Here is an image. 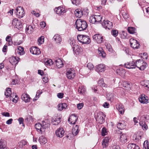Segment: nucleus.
Wrapping results in <instances>:
<instances>
[{"label": "nucleus", "mask_w": 149, "mask_h": 149, "mask_svg": "<svg viewBox=\"0 0 149 149\" xmlns=\"http://www.w3.org/2000/svg\"><path fill=\"white\" fill-rule=\"evenodd\" d=\"M75 25L76 28L79 31L85 30L88 26L86 22L81 19H77L76 20Z\"/></svg>", "instance_id": "1"}, {"label": "nucleus", "mask_w": 149, "mask_h": 149, "mask_svg": "<svg viewBox=\"0 0 149 149\" xmlns=\"http://www.w3.org/2000/svg\"><path fill=\"white\" fill-rule=\"evenodd\" d=\"M134 62L135 68L137 67L141 70H143L147 65V64L146 62H144L142 59L137 60Z\"/></svg>", "instance_id": "2"}, {"label": "nucleus", "mask_w": 149, "mask_h": 149, "mask_svg": "<svg viewBox=\"0 0 149 149\" xmlns=\"http://www.w3.org/2000/svg\"><path fill=\"white\" fill-rule=\"evenodd\" d=\"M102 16L101 15H93L90 17V22L92 24L100 23L102 19Z\"/></svg>", "instance_id": "3"}, {"label": "nucleus", "mask_w": 149, "mask_h": 149, "mask_svg": "<svg viewBox=\"0 0 149 149\" xmlns=\"http://www.w3.org/2000/svg\"><path fill=\"white\" fill-rule=\"evenodd\" d=\"M15 13L17 17L19 18L23 17L25 14L24 9L21 6H19L16 8L15 10Z\"/></svg>", "instance_id": "4"}, {"label": "nucleus", "mask_w": 149, "mask_h": 149, "mask_svg": "<svg viewBox=\"0 0 149 149\" xmlns=\"http://www.w3.org/2000/svg\"><path fill=\"white\" fill-rule=\"evenodd\" d=\"M105 115L102 112H99L97 114L96 120L98 123L100 124H102L105 122V119L104 117H105Z\"/></svg>", "instance_id": "5"}, {"label": "nucleus", "mask_w": 149, "mask_h": 149, "mask_svg": "<svg viewBox=\"0 0 149 149\" xmlns=\"http://www.w3.org/2000/svg\"><path fill=\"white\" fill-rule=\"evenodd\" d=\"M102 26L106 29L109 30L113 27V23L112 22L104 20L102 23Z\"/></svg>", "instance_id": "6"}, {"label": "nucleus", "mask_w": 149, "mask_h": 149, "mask_svg": "<svg viewBox=\"0 0 149 149\" xmlns=\"http://www.w3.org/2000/svg\"><path fill=\"white\" fill-rule=\"evenodd\" d=\"M130 45L133 49H138L140 45L139 42L134 38H131L130 40Z\"/></svg>", "instance_id": "7"}, {"label": "nucleus", "mask_w": 149, "mask_h": 149, "mask_svg": "<svg viewBox=\"0 0 149 149\" xmlns=\"http://www.w3.org/2000/svg\"><path fill=\"white\" fill-rule=\"evenodd\" d=\"M75 75V71L72 68L69 69L66 72L67 77L69 79H71L74 78Z\"/></svg>", "instance_id": "8"}, {"label": "nucleus", "mask_w": 149, "mask_h": 149, "mask_svg": "<svg viewBox=\"0 0 149 149\" xmlns=\"http://www.w3.org/2000/svg\"><path fill=\"white\" fill-rule=\"evenodd\" d=\"M70 45L72 47L74 52L77 54L81 51V47L77 45L74 44L72 42L70 43Z\"/></svg>", "instance_id": "9"}, {"label": "nucleus", "mask_w": 149, "mask_h": 149, "mask_svg": "<svg viewBox=\"0 0 149 149\" xmlns=\"http://www.w3.org/2000/svg\"><path fill=\"white\" fill-rule=\"evenodd\" d=\"M5 95L7 97H10V98H13L14 96H15V98H16L17 99V96L16 95L15 93H13V94H11L10 88H8L7 89L6 91L5 92Z\"/></svg>", "instance_id": "10"}, {"label": "nucleus", "mask_w": 149, "mask_h": 149, "mask_svg": "<svg viewBox=\"0 0 149 149\" xmlns=\"http://www.w3.org/2000/svg\"><path fill=\"white\" fill-rule=\"evenodd\" d=\"M20 60V58L18 57L12 56L9 58L10 63L13 65L17 64Z\"/></svg>", "instance_id": "11"}, {"label": "nucleus", "mask_w": 149, "mask_h": 149, "mask_svg": "<svg viewBox=\"0 0 149 149\" xmlns=\"http://www.w3.org/2000/svg\"><path fill=\"white\" fill-rule=\"evenodd\" d=\"M93 38L98 43H101L103 42V37L99 34H96L93 36Z\"/></svg>", "instance_id": "12"}, {"label": "nucleus", "mask_w": 149, "mask_h": 149, "mask_svg": "<svg viewBox=\"0 0 149 149\" xmlns=\"http://www.w3.org/2000/svg\"><path fill=\"white\" fill-rule=\"evenodd\" d=\"M64 133V130L63 128H59L56 131L55 134L57 137L61 138L63 136Z\"/></svg>", "instance_id": "13"}, {"label": "nucleus", "mask_w": 149, "mask_h": 149, "mask_svg": "<svg viewBox=\"0 0 149 149\" xmlns=\"http://www.w3.org/2000/svg\"><path fill=\"white\" fill-rule=\"evenodd\" d=\"M77 119V117L75 114H74L71 115L70 117L68 119V121L69 123L70 122L71 124H75Z\"/></svg>", "instance_id": "14"}, {"label": "nucleus", "mask_w": 149, "mask_h": 149, "mask_svg": "<svg viewBox=\"0 0 149 149\" xmlns=\"http://www.w3.org/2000/svg\"><path fill=\"white\" fill-rule=\"evenodd\" d=\"M30 52L33 54L39 55L41 53L39 48L36 47H32L30 49Z\"/></svg>", "instance_id": "15"}, {"label": "nucleus", "mask_w": 149, "mask_h": 149, "mask_svg": "<svg viewBox=\"0 0 149 149\" xmlns=\"http://www.w3.org/2000/svg\"><path fill=\"white\" fill-rule=\"evenodd\" d=\"M105 70V65L103 64H99L95 67V70L98 72H102Z\"/></svg>", "instance_id": "16"}, {"label": "nucleus", "mask_w": 149, "mask_h": 149, "mask_svg": "<svg viewBox=\"0 0 149 149\" xmlns=\"http://www.w3.org/2000/svg\"><path fill=\"white\" fill-rule=\"evenodd\" d=\"M55 64L58 68H60L63 67V63L62 60L58 58L54 60Z\"/></svg>", "instance_id": "17"}, {"label": "nucleus", "mask_w": 149, "mask_h": 149, "mask_svg": "<svg viewBox=\"0 0 149 149\" xmlns=\"http://www.w3.org/2000/svg\"><path fill=\"white\" fill-rule=\"evenodd\" d=\"M120 141L122 144H124L128 141L127 136L125 134H123L120 136Z\"/></svg>", "instance_id": "18"}, {"label": "nucleus", "mask_w": 149, "mask_h": 149, "mask_svg": "<svg viewBox=\"0 0 149 149\" xmlns=\"http://www.w3.org/2000/svg\"><path fill=\"white\" fill-rule=\"evenodd\" d=\"M54 10L56 14L59 15L62 14L66 12V10L63 7L61 6L55 8Z\"/></svg>", "instance_id": "19"}, {"label": "nucleus", "mask_w": 149, "mask_h": 149, "mask_svg": "<svg viewBox=\"0 0 149 149\" xmlns=\"http://www.w3.org/2000/svg\"><path fill=\"white\" fill-rule=\"evenodd\" d=\"M125 67L128 69L135 68V62L133 61L132 62H127L124 65Z\"/></svg>", "instance_id": "20"}, {"label": "nucleus", "mask_w": 149, "mask_h": 149, "mask_svg": "<svg viewBox=\"0 0 149 149\" xmlns=\"http://www.w3.org/2000/svg\"><path fill=\"white\" fill-rule=\"evenodd\" d=\"M61 118L60 117L55 118H52V124L54 125H57L61 122Z\"/></svg>", "instance_id": "21"}, {"label": "nucleus", "mask_w": 149, "mask_h": 149, "mask_svg": "<svg viewBox=\"0 0 149 149\" xmlns=\"http://www.w3.org/2000/svg\"><path fill=\"white\" fill-rule=\"evenodd\" d=\"M21 98L22 100L25 102H29L31 99L29 95L26 93L23 94L22 95Z\"/></svg>", "instance_id": "22"}, {"label": "nucleus", "mask_w": 149, "mask_h": 149, "mask_svg": "<svg viewBox=\"0 0 149 149\" xmlns=\"http://www.w3.org/2000/svg\"><path fill=\"white\" fill-rule=\"evenodd\" d=\"M42 122L43 131H45V129L49 127L50 125V121L46 119L42 121Z\"/></svg>", "instance_id": "23"}, {"label": "nucleus", "mask_w": 149, "mask_h": 149, "mask_svg": "<svg viewBox=\"0 0 149 149\" xmlns=\"http://www.w3.org/2000/svg\"><path fill=\"white\" fill-rule=\"evenodd\" d=\"M116 107V108L118 110L120 114H123L124 113L125 111L124 107L122 104H117Z\"/></svg>", "instance_id": "24"}, {"label": "nucleus", "mask_w": 149, "mask_h": 149, "mask_svg": "<svg viewBox=\"0 0 149 149\" xmlns=\"http://www.w3.org/2000/svg\"><path fill=\"white\" fill-rule=\"evenodd\" d=\"M35 126L37 131L39 133L42 134L43 131L42 124L39 123H38L35 125Z\"/></svg>", "instance_id": "25"}, {"label": "nucleus", "mask_w": 149, "mask_h": 149, "mask_svg": "<svg viewBox=\"0 0 149 149\" xmlns=\"http://www.w3.org/2000/svg\"><path fill=\"white\" fill-rule=\"evenodd\" d=\"M109 141V138L108 137H106L103 139L102 141V145L103 148H106L108 145V143Z\"/></svg>", "instance_id": "26"}, {"label": "nucleus", "mask_w": 149, "mask_h": 149, "mask_svg": "<svg viewBox=\"0 0 149 149\" xmlns=\"http://www.w3.org/2000/svg\"><path fill=\"white\" fill-rule=\"evenodd\" d=\"M145 95H142L141 97L139 98V102L141 103H148V99L147 97H145Z\"/></svg>", "instance_id": "27"}, {"label": "nucleus", "mask_w": 149, "mask_h": 149, "mask_svg": "<svg viewBox=\"0 0 149 149\" xmlns=\"http://www.w3.org/2000/svg\"><path fill=\"white\" fill-rule=\"evenodd\" d=\"M72 132L73 135L76 136L79 132L78 126L77 125H75V127L72 129Z\"/></svg>", "instance_id": "28"}, {"label": "nucleus", "mask_w": 149, "mask_h": 149, "mask_svg": "<svg viewBox=\"0 0 149 149\" xmlns=\"http://www.w3.org/2000/svg\"><path fill=\"white\" fill-rule=\"evenodd\" d=\"M82 40V43L83 44H89L91 42L89 37L85 35Z\"/></svg>", "instance_id": "29"}, {"label": "nucleus", "mask_w": 149, "mask_h": 149, "mask_svg": "<svg viewBox=\"0 0 149 149\" xmlns=\"http://www.w3.org/2000/svg\"><path fill=\"white\" fill-rule=\"evenodd\" d=\"M116 72L121 77L124 76L126 73L125 70L122 68H120L116 70Z\"/></svg>", "instance_id": "30"}, {"label": "nucleus", "mask_w": 149, "mask_h": 149, "mask_svg": "<svg viewBox=\"0 0 149 149\" xmlns=\"http://www.w3.org/2000/svg\"><path fill=\"white\" fill-rule=\"evenodd\" d=\"M97 54L99 56L104 58L106 56V53L101 47H99L98 49Z\"/></svg>", "instance_id": "31"}, {"label": "nucleus", "mask_w": 149, "mask_h": 149, "mask_svg": "<svg viewBox=\"0 0 149 149\" xmlns=\"http://www.w3.org/2000/svg\"><path fill=\"white\" fill-rule=\"evenodd\" d=\"M33 30L32 26L30 25H27L26 26L25 32L28 34L31 33Z\"/></svg>", "instance_id": "32"}, {"label": "nucleus", "mask_w": 149, "mask_h": 149, "mask_svg": "<svg viewBox=\"0 0 149 149\" xmlns=\"http://www.w3.org/2000/svg\"><path fill=\"white\" fill-rule=\"evenodd\" d=\"M53 38L56 42L58 44H60L62 40L61 36L58 34H56L54 35Z\"/></svg>", "instance_id": "33"}, {"label": "nucleus", "mask_w": 149, "mask_h": 149, "mask_svg": "<svg viewBox=\"0 0 149 149\" xmlns=\"http://www.w3.org/2000/svg\"><path fill=\"white\" fill-rule=\"evenodd\" d=\"M74 13L76 17H77L80 18L82 16V14L81 9H77L74 11Z\"/></svg>", "instance_id": "34"}, {"label": "nucleus", "mask_w": 149, "mask_h": 149, "mask_svg": "<svg viewBox=\"0 0 149 149\" xmlns=\"http://www.w3.org/2000/svg\"><path fill=\"white\" fill-rule=\"evenodd\" d=\"M0 149H7L6 143L5 141L3 140H0Z\"/></svg>", "instance_id": "35"}, {"label": "nucleus", "mask_w": 149, "mask_h": 149, "mask_svg": "<svg viewBox=\"0 0 149 149\" xmlns=\"http://www.w3.org/2000/svg\"><path fill=\"white\" fill-rule=\"evenodd\" d=\"M127 30L128 32L130 34H133L136 33V29L134 27H128Z\"/></svg>", "instance_id": "36"}, {"label": "nucleus", "mask_w": 149, "mask_h": 149, "mask_svg": "<svg viewBox=\"0 0 149 149\" xmlns=\"http://www.w3.org/2000/svg\"><path fill=\"white\" fill-rule=\"evenodd\" d=\"M128 148L130 149H140L139 147L134 143H130L128 145Z\"/></svg>", "instance_id": "37"}, {"label": "nucleus", "mask_w": 149, "mask_h": 149, "mask_svg": "<svg viewBox=\"0 0 149 149\" xmlns=\"http://www.w3.org/2000/svg\"><path fill=\"white\" fill-rule=\"evenodd\" d=\"M27 142L25 140H22L18 143V146L19 148H22L23 146L27 144Z\"/></svg>", "instance_id": "38"}, {"label": "nucleus", "mask_w": 149, "mask_h": 149, "mask_svg": "<svg viewBox=\"0 0 149 149\" xmlns=\"http://www.w3.org/2000/svg\"><path fill=\"white\" fill-rule=\"evenodd\" d=\"M81 9L82 14V16H87L88 15L89 10L87 8H81Z\"/></svg>", "instance_id": "39"}, {"label": "nucleus", "mask_w": 149, "mask_h": 149, "mask_svg": "<svg viewBox=\"0 0 149 149\" xmlns=\"http://www.w3.org/2000/svg\"><path fill=\"white\" fill-rule=\"evenodd\" d=\"M120 37L123 39L128 38V36L127 35V33L126 31H122L121 33L120 34Z\"/></svg>", "instance_id": "40"}, {"label": "nucleus", "mask_w": 149, "mask_h": 149, "mask_svg": "<svg viewBox=\"0 0 149 149\" xmlns=\"http://www.w3.org/2000/svg\"><path fill=\"white\" fill-rule=\"evenodd\" d=\"M45 64L47 65H52L53 62L52 60L51 59H45L44 61Z\"/></svg>", "instance_id": "41"}, {"label": "nucleus", "mask_w": 149, "mask_h": 149, "mask_svg": "<svg viewBox=\"0 0 149 149\" xmlns=\"http://www.w3.org/2000/svg\"><path fill=\"white\" fill-rule=\"evenodd\" d=\"M117 128L120 130H123L125 128V125L124 123H119L117 125Z\"/></svg>", "instance_id": "42"}, {"label": "nucleus", "mask_w": 149, "mask_h": 149, "mask_svg": "<svg viewBox=\"0 0 149 149\" xmlns=\"http://www.w3.org/2000/svg\"><path fill=\"white\" fill-rule=\"evenodd\" d=\"M86 90V89L83 86H81L79 88L78 91L80 93L83 94L84 93H85Z\"/></svg>", "instance_id": "43"}, {"label": "nucleus", "mask_w": 149, "mask_h": 149, "mask_svg": "<svg viewBox=\"0 0 149 149\" xmlns=\"http://www.w3.org/2000/svg\"><path fill=\"white\" fill-rule=\"evenodd\" d=\"M121 12L123 17L125 20H127L129 17V14L127 13L124 11V10H122Z\"/></svg>", "instance_id": "44"}, {"label": "nucleus", "mask_w": 149, "mask_h": 149, "mask_svg": "<svg viewBox=\"0 0 149 149\" xmlns=\"http://www.w3.org/2000/svg\"><path fill=\"white\" fill-rule=\"evenodd\" d=\"M44 37L43 36H41L38 38V41L39 45H40L44 43Z\"/></svg>", "instance_id": "45"}, {"label": "nucleus", "mask_w": 149, "mask_h": 149, "mask_svg": "<svg viewBox=\"0 0 149 149\" xmlns=\"http://www.w3.org/2000/svg\"><path fill=\"white\" fill-rule=\"evenodd\" d=\"M141 84L142 85L148 88L149 86V81L144 80L142 81L141 82Z\"/></svg>", "instance_id": "46"}, {"label": "nucleus", "mask_w": 149, "mask_h": 149, "mask_svg": "<svg viewBox=\"0 0 149 149\" xmlns=\"http://www.w3.org/2000/svg\"><path fill=\"white\" fill-rule=\"evenodd\" d=\"M15 27L18 29H20L22 27V23L20 20H18L17 23V25H16Z\"/></svg>", "instance_id": "47"}, {"label": "nucleus", "mask_w": 149, "mask_h": 149, "mask_svg": "<svg viewBox=\"0 0 149 149\" xmlns=\"http://www.w3.org/2000/svg\"><path fill=\"white\" fill-rule=\"evenodd\" d=\"M108 100L110 101H112L113 100L114 98L113 94L112 93L108 94L107 95Z\"/></svg>", "instance_id": "48"}, {"label": "nucleus", "mask_w": 149, "mask_h": 149, "mask_svg": "<svg viewBox=\"0 0 149 149\" xmlns=\"http://www.w3.org/2000/svg\"><path fill=\"white\" fill-rule=\"evenodd\" d=\"M98 84L99 86L104 87L106 86V85L104 83L103 79L102 78H101L98 81Z\"/></svg>", "instance_id": "49"}, {"label": "nucleus", "mask_w": 149, "mask_h": 149, "mask_svg": "<svg viewBox=\"0 0 149 149\" xmlns=\"http://www.w3.org/2000/svg\"><path fill=\"white\" fill-rule=\"evenodd\" d=\"M143 146L145 149H149V142L147 141H145L143 144Z\"/></svg>", "instance_id": "50"}, {"label": "nucleus", "mask_w": 149, "mask_h": 149, "mask_svg": "<svg viewBox=\"0 0 149 149\" xmlns=\"http://www.w3.org/2000/svg\"><path fill=\"white\" fill-rule=\"evenodd\" d=\"M84 35H78L77 36V38L78 41L82 43L83 40H82L83 39V37H84Z\"/></svg>", "instance_id": "51"}, {"label": "nucleus", "mask_w": 149, "mask_h": 149, "mask_svg": "<svg viewBox=\"0 0 149 149\" xmlns=\"http://www.w3.org/2000/svg\"><path fill=\"white\" fill-rule=\"evenodd\" d=\"M18 49L20 51L19 52L20 55H23L24 53V48L21 46H19L18 47Z\"/></svg>", "instance_id": "52"}, {"label": "nucleus", "mask_w": 149, "mask_h": 149, "mask_svg": "<svg viewBox=\"0 0 149 149\" xmlns=\"http://www.w3.org/2000/svg\"><path fill=\"white\" fill-rule=\"evenodd\" d=\"M139 124L142 127L143 129L146 130L147 129L148 127L146 125H145V123H143L142 122L140 121Z\"/></svg>", "instance_id": "53"}, {"label": "nucleus", "mask_w": 149, "mask_h": 149, "mask_svg": "<svg viewBox=\"0 0 149 149\" xmlns=\"http://www.w3.org/2000/svg\"><path fill=\"white\" fill-rule=\"evenodd\" d=\"M102 135L103 136H105L107 134V129L105 127H103L102 130Z\"/></svg>", "instance_id": "54"}, {"label": "nucleus", "mask_w": 149, "mask_h": 149, "mask_svg": "<svg viewBox=\"0 0 149 149\" xmlns=\"http://www.w3.org/2000/svg\"><path fill=\"white\" fill-rule=\"evenodd\" d=\"M133 139L136 141L138 140L141 139V136L140 135H137L136 134H134L133 136Z\"/></svg>", "instance_id": "55"}, {"label": "nucleus", "mask_w": 149, "mask_h": 149, "mask_svg": "<svg viewBox=\"0 0 149 149\" xmlns=\"http://www.w3.org/2000/svg\"><path fill=\"white\" fill-rule=\"evenodd\" d=\"M40 141L43 144H44L47 142V140L46 138L43 137L40 139Z\"/></svg>", "instance_id": "56"}, {"label": "nucleus", "mask_w": 149, "mask_h": 149, "mask_svg": "<svg viewBox=\"0 0 149 149\" xmlns=\"http://www.w3.org/2000/svg\"><path fill=\"white\" fill-rule=\"evenodd\" d=\"M111 33L112 35L116 37L118 35V31L117 30H112L111 31Z\"/></svg>", "instance_id": "57"}, {"label": "nucleus", "mask_w": 149, "mask_h": 149, "mask_svg": "<svg viewBox=\"0 0 149 149\" xmlns=\"http://www.w3.org/2000/svg\"><path fill=\"white\" fill-rule=\"evenodd\" d=\"M87 67L89 70L92 69L94 67V65L91 63H88L87 64Z\"/></svg>", "instance_id": "58"}, {"label": "nucleus", "mask_w": 149, "mask_h": 149, "mask_svg": "<svg viewBox=\"0 0 149 149\" xmlns=\"http://www.w3.org/2000/svg\"><path fill=\"white\" fill-rule=\"evenodd\" d=\"M18 20L16 18L14 19L12 21V24L15 27L17 25V23Z\"/></svg>", "instance_id": "59"}, {"label": "nucleus", "mask_w": 149, "mask_h": 149, "mask_svg": "<svg viewBox=\"0 0 149 149\" xmlns=\"http://www.w3.org/2000/svg\"><path fill=\"white\" fill-rule=\"evenodd\" d=\"M77 106L78 109H80L83 107V103H80L77 104Z\"/></svg>", "instance_id": "60"}, {"label": "nucleus", "mask_w": 149, "mask_h": 149, "mask_svg": "<svg viewBox=\"0 0 149 149\" xmlns=\"http://www.w3.org/2000/svg\"><path fill=\"white\" fill-rule=\"evenodd\" d=\"M63 105H62V104L60 103L58 106V110L59 111H61L63 109Z\"/></svg>", "instance_id": "61"}, {"label": "nucleus", "mask_w": 149, "mask_h": 149, "mask_svg": "<svg viewBox=\"0 0 149 149\" xmlns=\"http://www.w3.org/2000/svg\"><path fill=\"white\" fill-rule=\"evenodd\" d=\"M42 91L40 90H38L36 93V97H38V98H39V96L42 93Z\"/></svg>", "instance_id": "62"}, {"label": "nucleus", "mask_w": 149, "mask_h": 149, "mask_svg": "<svg viewBox=\"0 0 149 149\" xmlns=\"http://www.w3.org/2000/svg\"><path fill=\"white\" fill-rule=\"evenodd\" d=\"M72 1V3L75 5L77 6L79 4V1L77 0H71Z\"/></svg>", "instance_id": "63"}, {"label": "nucleus", "mask_w": 149, "mask_h": 149, "mask_svg": "<svg viewBox=\"0 0 149 149\" xmlns=\"http://www.w3.org/2000/svg\"><path fill=\"white\" fill-rule=\"evenodd\" d=\"M63 93H58L57 94V97L59 98H62L63 97Z\"/></svg>", "instance_id": "64"}]
</instances>
